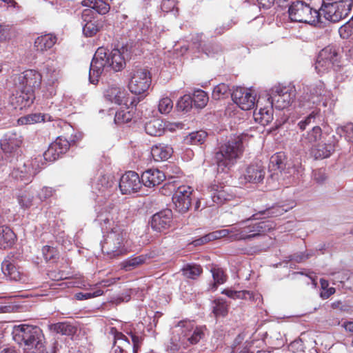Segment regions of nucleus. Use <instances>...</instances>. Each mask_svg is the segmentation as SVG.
<instances>
[{
	"label": "nucleus",
	"instance_id": "obj_1",
	"mask_svg": "<svg viewBox=\"0 0 353 353\" xmlns=\"http://www.w3.org/2000/svg\"><path fill=\"white\" fill-rule=\"evenodd\" d=\"M13 339L19 345H24L34 353H54L48 351L41 329L35 325L21 324L15 325L12 330Z\"/></svg>",
	"mask_w": 353,
	"mask_h": 353
},
{
	"label": "nucleus",
	"instance_id": "obj_2",
	"mask_svg": "<svg viewBox=\"0 0 353 353\" xmlns=\"http://www.w3.org/2000/svg\"><path fill=\"white\" fill-rule=\"evenodd\" d=\"M128 235L123 226L118 223L104 236L101 242V250L110 259H114L127 253L125 243Z\"/></svg>",
	"mask_w": 353,
	"mask_h": 353
},
{
	"label": "nucleus",
	"instance_id": "obj_3",
	"mask_svg": "<svg viewBox=\"0 0 353 353\" xmlns=\"http://www.w3.org/2000/svg\"><path fill=\"white\" fill-rule=\"evenodd\" d=\"M243 153V141L240 137L231 138L222 144L214 154V161L218 169L225 172L230 169Z\"/></svg>",
	"mask_w": 353,
	"mask_h": 353
},
{
	"label": "nucleus",
	"instance_id": "obj_4",
	"mask_svg": "<svg viewBox=\"0 0 353 353\" xmlns=\"http://www.w3.org/2000/svg\"><path fill=\"white\" fill-rule=\"evenodd\" d=\"M289 17L292 21L316 26L321 23L319 11L312 8L303 1H296L288 8Z\"/></svg>",
	"mask_w": 353,
	"mask_h": 353
},
{
	"label": "nucleus",
	"instance_id": "obj_5",
	"mask_svg": "<svg viewBox=\"0 0 353 353\" xmlns=\"http://www.w3.org/2000/svg\"><path fill=\"white\" fill-rule=\"evenodd\" d=\"M147 90H106L105 98L117 105L136 106L147 95Z\"/></svg>",
	"mask_w": 353,
	"mask_h": 353
},
{
	"label": "nucleus",
	"instance_id": "obj_6",
	"mask_svg": "<svg viewBox=\"0 0 353 353\" xmlns=\"http://www.w3.org/2000/svg\"><path fill=\"white\" fill-rule=\"evenodd\" d=\"M23 137L18 132H8L0 139V147L10 164L19 161L21 156Z\"/></svg>",
	"mask_w": 353,
	"mask_h": 353
},
{
	"label": "nucleus",
	"instance_id": "obj_7",
	"mask_svg": "<svg viewBox=\"0 0 353 353\" xmlns=\"http://www.w3.org/2000/svg\"><path fill=\"white\" fill-rule=\"evenodd\" d=\"M353 6V0H340L332 3L323 2L319 12L326 20L338 22L348 16Z\"/></svg>",
	"mask_w": 353,
	"mask_h": 353
},
{
	"label": "nucleus",
	"instance_id": "obj_8",
	"mask_svg": "<svg viewBox=\"0 0 353 353\" xmlns=\"http://www.w3.org/2000/svg\"><path fill=\"white\" fill-rule=\"evenodd\" d=\"M108 61V59H107V49L103 47L99 48L90 63L89 80L91 83L96 85L103 72L109 69Z\"/></svg>",
	"mask_w": 353,
	"mask_h": 353
},
{
	"label": "nucleus",
	"instance_id": "obj_9",
	"mask_svg": "<svg viewBox=\"0 0 353 353\" xmlns=\"http://www.w3.org/2000/svg\"><path fill=\"white\" fill-rule=\"evenodd\" d=\"M339 140L334 135L324 136V139L312 145L311 155L315 159H323L330 157L338 146Z\"/></svg>",
	"mask_w": 353,
	"mask_h": 353
},
{
	"label": "nucleus",
	"instance_id": "obj_10",
	"mask_svg": "<svg viewBox=\"0 0 353 353\" xmlns=\"http://www.w3.org/2000/svg\"><path fill=\"white\" fill-rule=\"evenodd\" d=\"M269 168L273 172L270 177L278 181H284L291 174L292 168H286V157L283 152H277L271 157Z\"/></svg>",
	"mask_w": 353,
	"mask_h": 353
},
{
	"label": "nucleus",
	"instance_id": "obj_11",
	"mask_svg": "<svg viewBox=\"0 0 353 353\" xmlns=\"http://www.w3.org/2000/svg\"><path fill=\"white\" fill-rule=\"evenodd\" d=\"M193 189L190 186L181 185L178 187L172 196V201L175 210L181 213H186L192 204Z\"/></svg>",
	"mask_w": 353,
	"mask_h": 353
},
{
	"label": "nucleus",
	"instance_id": "obj_12",
	"mask_svg": "<svg viewBox=\"0 0 353 353\" xmlns=\"http://www.w3.org/2000/svg\"><path fill=\"white\" fill-rule=\"evenodd\" d=\"M34 99L33 90H13L9 97V103L14 109L22 110L30 107Z\"/></svg>",
	"mask_w": 353,
	"mask_h": 353
},
{
	"label": "nucleus",
	"instance_id": "obj_13",
	"mask_svg": "<svg viewBox=\"0 0 353 353\" xmlns=\"http://www.w3.org/2000/svg\"><path fill=\"white\" fill-rule=\"evenodd\" d=\"M14 81L19 88H38L41 83V75L36 70H28L16 75Z\"/></svg>",
	"mask_w": 353,
	"mask_h": 353
},
{
	"label": "nucleus",
	"instance_id": "obj_14",
	"mask_svg": "<svg viewBox=\"0 0 353 353\" xmlns=\"http://www.w3.org/2000/svg\"><path fill=\"white\" fill-rule=\"evenodd\" d=\"M231 97L233 101L243 110L252 109L256 102V94L254 90H233Z\"/></svg>",
	"mask_w": 353,
	"mask_h": 353
},
{
	"label": "nucleus",
	"instance_id": "obj_15",
	"mask_svg": "<svg viewBox=\"0 0 353 353\" xmlns=\"http://www.w3.org/2000/svg\"><path fill=\"white\" fill-rule=\"evenodd\" d=\"M141 185V178L134 171L126 172L120 179L119 188L123 194L137 192Z\"/></svg>",
	"mask_w": 353,
	"mask_h": 353
},
{
	"label": "nucleus",
	"instance_id": "obj_16",
	"mask_svg": "<svg viewBox=\"0 0 353 353\" xmlns=\"http://www.w3.org/2000/svg\"><path fill=\"white\" fill-rule=\"evenodd\" d=\"M114 184L112 176L101 174L92 184V192L98 196H101L106 198L111 195Z\"/></svg>",
	"mask_w": 353,
	"mask_h": 353
},
{
	"label": "nucleus",
	"instance_id": "obj_17",
	"mask_svg": "<svg viewBox=\"0 0 353 353\" xmlns=\"http://www.w3.org/2000/svg\"><path fill=\"white\" fill-rule=\"evenodd\" d=\"M172 219V212L170 209L163 210L154 214L150 221L151 228L158 232L170 228Z\"/></svg>",
	"mask_w": 353,
	"mask_h": 353
},
{
	"label": "nucleus",
	"instance_id": "obj_18",
	"mask_svg": "<svg viewBox=\"0 0 353 353\" xmlns=\"http://www.w3.org/2000/svg\"><path fill=\"white\" fill-rule=\"evenodd\" d=\"M152 85L150 72L146 69H137L134 71L128 82V88H150Z\"/></svg>",
	"mask_w": 353,
	"mask_h": 353
},
{
	"label": "nucleus",
	"instance_id": "obj_19",
	"mask_svg": "<svg viewBox=\"0 0 353 353\" xmlns=\"http://www.w3.org/2000/svg\"><path fill=\"white\" fill-rule=\"evenodd\" d=\"M17 162L18 163L16 167H13L10 176L13 179L20 180L27 184L31 181L32 177L36 174V172L29 163H26L21 159Z\"/></svg>",
	"mask_w": 353,
	"mask_h": 353
},
{
	"label": "nucleus",
	"instance_id": "obj_20",
	"mask_svg": "<svg viewBox=\"0 0 353 353\" xmlns=\"http://www.w3.org/2000/svg\"><path fill=\"white\" fill-rule=\"evenodd\" d=\"M265 174V168L261 164H251L246 168L241 179L245 183H258L263 181Z\"/></svg>",
	"mask_w": 353,
	"mask_h": 353
},
{
	"label": "nucleus",
	"instance_id": "obj_21",
	"mask_svg": "<svg viewBox=\"0 0 353 353\" xmlns=\"http://www.w3.org/2000/svg\"><path fill=\"white\" fill-rule=\"evenodd\" d=\"M111 333L114 335V343L110 353H128L131 347L128 338L114 327H112Z\"/></svg>",
	"mask_w": 353,
	"mask_h": 353
},
{
	"label": "nucleus",
	"instance_id": "obj_22",
	"mask_svg": "<svg viewBox=\"0 0 353 353\" xmlns=\"http://www.w3.org/2000/svg\"><path fill=\"white\" fill-rule=\"evenodd\" d=\"M92 12V10L86 9L82 13V19L85 22L83 32L86 37H89L95 35L101 27L98 20L94 18L92 19L91 14Z\"/></svg>",
	"mask_w": 353,
	"mask_h": 353
},
{
	"label": "nucleus",
	"instance_id": "obj_23",
	"mask_svg": "<svg viewBox=\"0 0 353 353\" xmlns=\"http://www.w3.org/2000/svg\"><path fill=\"white\" fill-rule=\"evenodd\" d=\"M165 179V174L158 169H148L141 174L142 184L148 188L159 185Z\"/></svg>",
	"mask_w": 353,
	"mask_h": 353
},
{
	"label": "nucleus",
	"instance_id": "obj_24",
	"mask_svg": "<svg viewBox=\"0 0 353 353\" xmlns=\"http://www.w3.org/2000/svg\"><path fill=\"white\" fill-rule=\"evenodd\" d=\"M276 90V94L271 96L268 98L270 103L275 105V107L278 109H284L288 107L292 101H293V97L292 92H288V90ZM292 91V90H290Z\"/></svg>",
	"mask_w": 353,
	"mask_h": 353
},
{
	"label": "nucleus",
	"instance_id": "obj_25",
	"mask_svg": "<svg viewBox=\"0 0 353 353\" xmlns=\"http://www.w3.org/2000/svg\"><path fill=\"white\" fill-rule=\"evenodd\" d=\"M258 214H253L250 218L245 221H242L236 224H234V232L235 234L233 236L235 241L241 240H251L254 238V234H251V230H250L249 225L247 223L250 220L259 219L257 217Z\"/></svg>",
	"mask_w": 353,
	"mask_h": 353
},
{
	"label": "nucleus",
	"instance_id": "obj_26",
	"mask_svg": "<svg viewBox=\"0 0 353 353\" xmlns=\"http://www.w3.org/2000/svg\"><path fill=\"white\" fill-rule=\"evenodd\" d=\"M329 134L326 132H323L322 129L319 125H315L310 131L302 134L300 142L303 146L310 147L323 139L324 136Z\"/></svg>",
	"mask_w": 353,
	"mask_h": 353
},
{
	"label": "nucleus",
	"instance_id": "obj_27",
	"mask_svg": "<svg viewBox=\"0 0 353 353\" xmlns=\"http://www.w3.org/2000/svg\"><path fill=\"white\" fill-rule=\"evenodd\" d=\"M107 59L109 69L114 72L122 70L126 64L123 52L119 49H113L111 52L107 50Z\"/></svg>",
	"mask_w": 353,
	"mask_h": 353
},
{
	"label": "nucleus",
	"instance_id": "obj_28",
	"mask_svg": "<svg viewBox=\"0 0 353 353\" xmlns=\"http://www.w3.org/2000/svg\"><path fill=\"white\" fill-rule=\"evenodd\" d=\"M57 41L56 35L46 34L38 37L34 41V48L37 51L43 52L51 49Z\"/></svg>",
	"mask_w": 353,
	"mask_h": 353
},
{
	"label": "nucleus",
	"instance_id": "obj_29",
	"mask_svg": "<svg viewBox=\"0 0 353 353\" xmlns=\"http://www.w3.org/2000/svg\"><path fill=\"white\" fill-rule=\"evenodd\" d=\"M49 330L56 334L72 336L77 332V327L74 323L65 321L49 325Z\"/></svg>",
	"mask_w": 353,
	"mask_h": 353
},
{
	"label": "nucleus",
	"instance_id": "obj_30",
	"mask_svg": "<svg viewBox=\"0 0 353 353\" xmlns=\"http://www.w3.org/2000/svg\"><path fill=\"white\" fill-rule=\"evenodd\" d=\"M16 239V234L10 227L0 226V248H11L14 244Z\"/></svg>",
	"mask_w": 353,
	"mask_h": 353
},
{
	"label": "nucleus",
	"instance_id": "obj_31",
	"mask_svg": "<svg viewBox=\"0 0 353 353\" xmlns=\"http://www.w3.org/2000/svg\"><path fill=\"white\" fill-rule=\"evenodd\" d=\"M273 113V105L270 103V105L267 107L261 108L258 112L255 110L253 116L256 122L266 125L272 121Z\"/></svg>",
	"mask_w": 353,
	"mask_h": 353
},
{
	"label": "nucleus",
	"instance_id": "obj_32",
	"mask_svg": "<svg viewBox=\"0 0 353 353\" xmlns=\"http://www.w3.org/2000/svg\"><path fill=\"white\" fill-rule=\"evenodd\" d=\"M173 152L172 148L164 144H159L152 146L151 154L156 161H165L168 159Z\"/></svg>",
	"mask_w": 353,
	"mask_h": 353
},
{
	"label": "nucleus",
	"instance_id": "obj_33",
	"mask_svg": "<svg viewBox=\"0 0 353 353\" xmlns=\"http://www.w3.org/2000/svg\"><path fill=\"white\" fill-rule=\"evenodd\" d=\"M1 270L4 275L10 280L19 281L21 278V272L17 268L9 257L5 259L2 262Z\"/></svg>",
	"mask_w": 353,
	"mask_h": 353
},
{
	"label": "nucleus",
	"instance_id": "obj_34",
	"mask_svg": "<svg viewBox=\"0 0 353 353\" xmlns=\"http://www.w3.org/2000/svg\"><path fill=\"white\" fill-rule=\"evenodd\" d=\"M212 201L217 205H221L226 201L230 200L232 196L227 193L223 187L214 184L210 188Z\"/></svg>",
	"mask_w": 353,
	"mask_h": 353
},
{
	"label": "nucleus",
	"instance_id": "obj_35",
	"mask_svg": "<svg viewBox=\"0 0 353 353\" xmlns=\"http://www.w3.org/2000/svg\"><path fill=\"white\" fill-rule=\"evenodd\" d=\"M321 57L325 59L327 62H331V65L334 67V70H337L340 65L339 64V55L333 46H327L321 50L319 53Z\"/></svg>",
	"mask_w": 353,
	"mask_h": 353
},
{
	"label": "nucleus",
	"instance_id": "obj_36",
	"mask_svg": "<svg viewBox=\"0 0 353 353\" xmlns=\"http://www.w3.org/2000/svg\"><path fill=\"white\" fill-rule=\"evenodd\" d=\"M145 130L150 136H161L165 131L163 122L160 119H154L145 123Z\"/></svg>",
	"mask_w": 353,
	"mask_h": 353
},
{
	"label": "nucleus",
	"instance_id": "obj_37",
	"mask_svg": "<svg viewBox=\"0 0 353 353\" xmlns=\"http://www.w3.org/2000/svg\"><path fill=\"white\" fill-rule=\"evenodd\" d=\"M252 234H254V238L259 236L274 228V223L270 221H263L256 223L248 224Z\"/></svg>",
	"mask_w": 353,
	"mask_h": 353
},
{
	"label": "nucleus",
	"instance_id": "obj_38",
	"mask_svg": "<svg viewBox=\"0 0 353 353\" xmlns=\"http://www.w3.org/2000/svg\"><path fill=\"white\" fill-rule=\"evenodd\" d=\"M146 255H139L129 258L121 263V267L125 271H131L145 263Z\"/></svg>",
	"mask_w": 353,
	"mask_h": 353
},
{
	"label": "nucleus",
	"instance_id": "obj_39",
	"mask_svg": "<svg viewBox=\"0 0 353 353\" xmlns=\"http://www.w3.org/2000/svg\"><path fill=\"white\" fill-rule=\"evenodd\" d=\"M81 4L94 10L100 14H104L109 10V6L103 0H83Z\"/></svg>",
	"mask_w": 353,
	"mask_h": 353
},
{
	"label": "nucleus",
	"instance_id": "obj_40",
	"mask_svg": "<svg viewBox=\"0 0 353 353\" xmlns=\"http://www.w3.org/2000/svg\"><path fill=\"white\" fill-rule=\"evenodd\" d=\"M181 271L186 278L196 279L203 272V269L200 265L188 263L183 267Z\"/></svg>",
	"mask_w": 353,
	"mask_h": 353
},
{
	"label": "nucleus",
	"instance_id": "obj_41",
	"mask_svg": "<svg viewBox=\"0 0 353 353\" xmlns=\"http://www.w3.org/2000/svg\"><path fill=\"white\" fill-rule=\"evenodd\" d=\"M208 137V133L203 130L196 131L190 133L185 137L184 141L187 144L201 145Z\"/></svg>",
	"mask_w": 353,
	"mask_h": 353
},
{
	"label": "nucleus",
	"instance_id": "obj_42",
	"mask_svg": "<svg viewBox=\"0 0 353 353\" xmlns=\"http://www.w3.org/2000/svg\"><path fill=\"white\" fill-rule=\"evenodd\" d=\"M117 212V210L112 208V212L102 211L97 216L96 221L101 225L103 230H108V225L114 223L113 221V213Z\"/></svg>",
	"mask_w": 353,
	"mask_h": 353
},
{
	"label": "nucleus",
	"instance_id": "obj_43",
	"mask_svg": "<svg viewBox=\"0 0 353 353\" xmlns=\"http://www.w3.org/2000/svg\"><path fill=\"white\" fill-rule=\"evenodd\" d=\"M192 99L193 104L196 108H204L208 101V95L203 90H194Z\"/></svg>",
	"mask_w": 353,
	"mask_h": 353
},
{
	"label": "nucleus",
	"instance_id": "obj_44",
	"mask_svg": "<svg viewBox=\"0 0 353 353\" xmlns=\"http://www.w3.org/2000/svg\"><path fill=\"white\" fill-rule=\"evenodd\" d=\"M204 335L203 328L202 327H196L194 328L190 334H185L183 335L184 339H183L182 343H184L183 341L186 339L190 344L195 345L204 337Z\"/></svg>",
	"mask_w": 353,
	"mask_h": 353
},
{
	"label": "nucleus",
	"instance_id": "obj_45",
	"mask_svg": "<svg viewBox=\"0 0 353 353\" xmlns=\"http://www.w3.org/2000/svg\"><path fill=\"white\" fill-rule=\"evenodd\" d=\"M212 312L216 317L225 316L228 313V305L222 299H215L213 301Z\"/></svg>",
	"mask_w": 353,
	"mask_h": 353
},
{
	"label": "nucleus",
	"instance_id": "obj_46",
	"mask_svg": "<svg viewBox=\"0 0 353 353\" xmlns=\"http://www.w3.org/2000/svg\"><path fill=\"white\" fill-rule=\"evenodd\" d=\"M45 116L41 113L29 114L18 119L20 125H31L45 121Z\"/></svg>",
	"mask_w": 353,
	"mask_h": 353
},
{
	"label": "nucleus",
	"instance_id": "obj_47",
	"mask_svg": "<svg viewBox=\"0 0 353 353\" xmlns=\"http://www.w3.org/2000/svg\"><path fill=\"white\" fill-rule=\"evenodd\" d=\"M34 194L30 191H24L17 196L18 203L21 208L28 209L32 205Z\"/></svg>",
	"mask_w": 353,
	"mask_h": 353
},
{
	"label": "nucleus",
	"instance_id": "obj_48",
	"mask_svg": "<svg viewBox=\"0 0 353 353\" xmlns=\"http://www.w3.org/2000/svg\"><path fill=\"white\" fill-rule=\"evenodd\" d=\"M319 117L320 112L319 110H314L309 115H307L305 119L299 121L298 123V126L300 130H304L307 125L317 123V120L319 119Z\"/></svg>",
	"mask_w": 353,
	"mask_h": 353
},
{
	"label": "nucleus",
	"instance_id": "obj_49",
	"mask_svg": "<svg viewBox=\"0 0 353 353\" xmlns=\"http://www.w3.org/2000/svg\"><path fill=\"white\" fill-rule=\"evenodd\" d=\"M193 105L192 97L185 94L178 101L176 108L179 111L188 112L192 109Z\"/></svg>",
	"mask_w": 353,
	"mask_h": 353
},
{
	"label": "nucleus",
	"instance_id": "obj_50",
	"mask_svg": "<svg viewBox=\"0 0 353 353\" xmlns=\"http://www.w3.org/2000/svg\"><path fill=\"white\" fill-rule=\"evenodd\" d=\"M332 68L334 70V67L331 65V62H327L325 59H323V57L321 58V55L319 54L315 63V70L316 72L320 74H323Z\"/></svg>",
	"mask_w": 353,
	"mask_h": 353
},
{
	"label": "nucleus",
	"instance_id": "obj_51",
	"mask_svg": "<svg viewBox=\"0 0 353 353\" xmlns=\"http://www.w3.org/2000/svg\"><path fill=\"white\" fill-rule=\"evenodd\" d=\"M42 254L46 262L54 263L59 257V252L53 248L48 245L43 246Z\"/></svg>",
	"mask_w": 353,
	"mask_h": 353
},
{
	"label": "nucleus",
	"instance_id": "obj_52",
	"mask_svg": "<svg viewBox=\"0 0 353 353\" xmlns=\"http://www.w3.org/2000/svg\"><path fill=\"white\" fill-rule=\"evenodd\" d=\"M336 133L340 137H344L347 141L352 142L353 141V125L349 123L345 126L339 127L336 129Z\"/></svg>",
	"mask_w": 353,
	"mask_h": 353
},
{
	"label": "nucleus",
	"instance_id": "obj_53",
	"mask_svg": "<svg viewBox=\"0 0 353 353\" xmlns=\"http://www.w3.org/2000/svg\"><path fill=\"white\" fill-rule=\"evenodd\" d=\"M52 145L56 148V150H58V152H59L60 154L65 153L70 148L69 141L62 137H59L52 143Z\"/></svg>",
	"mask_w": 353,
	"mask_h": 353
},
{
	"label": "nucleus",
	"instance_id": "obj_54",
	"mask_svg": "<svg viewBox=\"0 0 353 353\" xmlns=\"http://www.w3.org/2000/svg\"><path fill=\"white\" fill-rule=\"evenodd\" d=\"M132 119V115L130 111L120 110L116 112L114 122L121 125L129 123Z\"/></svg>",
	"mask_w": 353,
	"mask_h": 353
},
{
	"label": "nucleus",
	"instance_id": "obj_55",
	"mask_svg": "<svg viewBox=\"0 0 353 353\" xmlns=\"http://www.w3.org/2000/svg\"><path fill=\"white\" fill-rule=\"evenodd\" d=\"M286 210L282 207L276 206L268 208L265 210L259 211L257 214L261 215H266L267 216H278L283 214Z\"/></svg>",
	"mask_w": 353,
	"mask_h": 353
},
{
	"label": "nucleus",
	"instance_id": "obj_56",
	"mask_svg": "<svg viewBox=\"0 0 353 353\" xmlns=\"http://www.w3.org/2000/svg\"><path fill=\"white\" fill-rule=\"evenodd\" d=\"M60 155V153L58 152V150H56V148L51 143L48 150L43 153V158L46 161L52 162L57 160Z\"/></svg>",
	"mask_w": 353,
	"mask_h": 353
},
{
	"label": "nucleus",
	"instance_id": "obj_57",
	"mask_svg": "<svg viewBox=\"0 0 353 353\" xmlns=\"http://www.w3.org/2000/svg\"><path fill=\"white\" fill-rule=\"evenodd\" d=\"M176 328L179 329V331L185 334H190L194 329V324L189 320H182L178 322L175 326Z\"/></svg>",
	"mask_w": 353,
	"mask_h": 353
},
{
	"label": "nucleus",
	"instance_id": "obj_58",
	"mask_svg": "<svg viewBox=\"0 0 353 353\" xmlns=\"http://www.w3.org/2000/svg\"><path fill=\"white\" fill-rule=\"evenodd\" d=\"M172 106L173 103L170 98H163L159 101V110L161 113H168L172 110Z\"/></svg>",
	"mask_w": 353,
	"mask_h": 353
},
{
	"label": "nucleus",
	"instance_id": "obj_59",
	"mask_svg": "<svg viewBox=\"0 0 353 353\" xmlns=\"http://www.w3.org/2000/svg\"><path fill=\"white\" fill-rule=\"evenodd\" d=\"M201 50L208 57H213L221 50V48L216 44L208 43L203 45V46L201 47Z\"/></svg>",
	"mask_w": 353,
	"mask_h": 353
},
{
	"label": "nucleus",
	"instance_id": "obj_60",
	"mask_svg": "<svg viewBox=\"0 0 353 353\" xmlns=\"http://www.w3.org/2000/svg\"><path fill=\"white\" fill-rule=\"evenodd\" d=\"M212 277L214 281V286L222 284L225 281V275L222 270L219 268H214L212 270Z\"/></svg>",
	"mask_w": 353,
	"mask_h": 353
},
{
	"label": "nucleus",
	"instance_id": "obj_61",
	"mask_svg": "<svg viewBox=\"0 0 353 353\" xmlns=\"http://www.w3.org/2000/svg\"><path fill=\"white\" fill-rule=\"evenodd\" d=\"M130 335L132 342V352L133 353H138L139 349L143 341V338L142 336H138L133 332H130Z\"/></svg>",
	"mask_w": 353,
	"mask_h": 353
},
{
	"label": "nucleus",
	"instance_id": "obj_62",
	"mask_svg": "<svg viewBox=\"0 0 353 353\" xmlns=\"http://www.w3.org/2000/svg\"><path fill=\"white\" fill-rule=\"evenodd\" d=\"M216 232L219 239L228 237L231 241H235L233 239V238H234L233 236L235 234L234 225H232L231 228L228 229L217 230Z\"/></svg>",
	"mask_w": 353,
	"mask_h": 353
},
{
	"label": "nucleus",
	"instance_id": "obj_63",
	"mask_svg": "<svg viewBox=\"0 0 353 353\" xmlns=\"http://www.w3.org/2000/svg\"><path fill=\"white\" fill-rule=\"evenodd\" d=\"M103 293V291L101 290H96L95 292L91 293V292H86V293H83V292H79V293H77L75 294V297L77 300H85V299H90V298H93V297H97V296H101L102 295Z\"/></svg>",
	"mask_w": 353,
	"mask_h": 353
},
{
	"label": "nucleus",
	"instance_id": "obj_64",
	"mask_svg": "<svg viewBox=\"0 0 353 353\" xmlns=\"http://www.w3.org/2000/svg\"><path fill=\"white\" fill-rule=\"evenodd\" d=\"M314 181L318 183H323L327 179L325 170L321 168L313 172Z\"/></svg>",
	"mask_w": 353,
	"mask_h": 353
}]
</instances>
